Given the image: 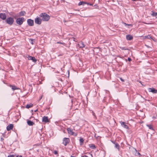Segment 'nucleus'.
Wrapping results in <instances>:
<instances>
[{"label":"nucleus","mask_w":157,"mask_h":157,"mask_svg":"<svg viewBox=\"0 0 157 157\" xmlns=\"http://www.w3.org/2000/svg\"><path fill=\"white\" fill-rule=\"evenodd\" d=\"M128 60L129 61H131L132 60V59H131V58L130 57H128Z\"/></svg>","instance_id":"nucleus-33"},{"label":"nucleus","mask_w":157,"mask_h":157,"mask_svg":"<svg viewBox=\"0 0 157 157\" xmlns=\"http://www.w3.org/2000/svg\"><path fill=\"white\" fill-rule=\"evenodd\" d=\"M70 141V140L69 138L65 137L63 139V143L64 144V146H66Z\"/></svg>","instance_id":"nucleus-4"},{"label":"nucleus","mask_w":157,"mask_h":157,"mask_svg":"<svg viewBox=\"0 0 157 157\" xmlns=\"http://www.w3.org/2000/svg\"><path fill=\"white\" fill-rule=\"evenodd\" d=\"M91 156H92V154H91Z\"/></svg>","instance_id":"nucleus-49"},{"label":"nucleus","mask_w":157,"mask_h":157,"mask_svg":"<svg viewBox=\"0 0 157 157\" xmlns=\"http://www.w3.org/2000/svg\"><path fill=\"white\" fill-rule=\"evenodd\" d=\"M151 15L153 17H155L157 18V13L155 12L154 11L152 12V13L151 14Z\"/></svg>","instance_id":"nucleus-23"},{"label":"nucleus","mask_w":157,"mask_h":157,"mask_svg":"<svg viewBox=\"0 0 157 157\" xmlns=\"http://www.w3.org/2000/svg\"><path fill=\"white\" fill-rule=\"evenodd\" d=\"M63 56V54H60V55H58V56Z\"/></svg>","instance_id":"nucleus-42"},{"label":"nucleus","mask_w":157,"mask_h":157,"mask_svg":"<svg viewBox=\"0 0 157 157\" xmlns=\"http://www.w3.org/2000/svg\"><path fill=\"white\" fill-rule=\"evenodd\" d=\"M120 79L122 82H124V80L123 79L121 78H120Z\"/></svg>","instance_id":"nucleus-36"},{"label":"nucleus","mask_w":157,"mask_h":157,"mask_svg":"<svg viewBox=\"0 0 157 157\" xmlns=\"http://www.w3.org/2000/svg\"><path fill=\"white\" fill-rule=\"evenodd\" d=\"M111 142H112L114 144H115V143H116V142H115V141H112H112H111Z\"/></svg>","instance_id":"nucleus-37"},{"label":"nucleus","mask_w":157,"mask_h":157,"mask_svg":"<svg viewBox=\"0 0 157 157\" xmlns=\"http://www.w3.org/2000/svg\"><path fill=\"white\" fill-rule=\"evenodd\" d=\"M27 57L29 60H32L35 63L37 61V59L35 57H33L28 55V56Z\"/></svg>","instance_id":"nucleus-7"},{"label":"nucleus","mask_w":157,"mask_h":157,"mask_svg":"<svg viewBox=\"0 0 157 157\" xmlns=\"http://www.w3.org/2000/svg\"><path fill=\"white\" fill-rule=\"evenodd\" d=\"M71 157H75V156H72V155H71Z\"/></svg>","instance_id":"nucleus-48"},{"label":"nucleus","mask_w":157,"mask_h":157,"mask_svg":"<svg viewBox=\"0 0 157 157\" xmlns=\"http://www.w3.org/2000/svg\"><path fill=\"white\" fill-rule=\"evenodd\" d=\"M148 89L149 92H151L153 94L156 93H157V90L153 88H149Z\"/></svg>","instance_id":"nucleus-8"},{"label":"nucleus","mask_w":157,"mask_h":157,"mask_svg":"<svg viewBox=\"0 0 157 157\" xmlns=\"http://www.w3.org/2000/svg\"><path fill=\"white\" fill-rule=\"evenodd\" d=\"M10 87H12V89L13 90L17 89V87L15 86L10 85Z\"/></svg>","instance_id":"nucleus-26"},{"label":"nucleus","mask_w":157,"mask_h":157,"mask_svg":"<svg viewBox=\"0 0 157 157\" xmlns=\"http://www.w3.org/2000/svg\"><path fill=\"white\" fill-rule=\"evenodd\" d=\"M68 133L71 135H74V132L72 131L71 129L70 128H68L67 129Z\"/></svg>","instance_id":"nucleus-15"},{"label":"nucleus","mask_w":157,"mask_h":157,"mask_svg":"<svg viewBox=\"0 0 157 157\" xmlns=\"http://www.w3.org/2000/svg\"><path fill=\"white\" fill-rule=\"evenodd\" d=\"M37 111V109H36V110H35V111H34V112H36V111Z\"/></svg>","instance_id":"nucleus-46"},{"label":"nucleus","mask_w":157,"mask_h":157,"mask_svg":"<svg viewBox=\"0 0 157 157\" xmlns=\"http://www.w3.org/2000/svg\"><path fill=\"white\" fill-rule=\"evenodd\" d=\"M27 123L29 126H33L34 124V123L31 120H27Z\"/></svg>","instance_id":"nucleus-14"},{"label":"nucleus","mask_w":157,"mask_h":157,"mask_svg":"<svg viewBox=\"0 0 157 157\" xmlns=\"http://www.w3.org/2000/svg\"><path fill=\"white\" fill-rule=\"evenodd\" d=\"M147 126L150 129L154 130L151 124H147Z\"/></svg>","instance_id":"nucleus-24"},{"label":"nucleus","mask_w":157,"mask_h":157,"mask_svg":"<svg viewBox=\"0 0 157 157\" xmlns=\"http://www.w3.org/2000/svg\"><path fill=\"white\" fill-rule=\"evenodd\" d=\"M115 147L116 148H117L118 150H119V149H120V145H119V144L117 143H115Z\"/></svg>","instance_id":"nucleus-22"},{"label":"nucleus","mask_w":157,"mask_h":157,"mask_svg":"<svg viewBox=\"0 0 157 157\" xmlns=\"http://www.w3.org/2000/svg\"><path fill=\"white\" fill-rule=\"evenodd\" d=\"M66 21L65 20H63V22H66Z\"/></svg>","instance_id":"nucleus-47"},{"label":"nucleus","mask_w":157,"mask_h":157,"mask_svg":"<svg viewBox=\"0 0 157 157\" xmlns=\"http://www.w3.org/2000/svg\"><path fill=\"white\" fill-rule=\"evenodd\" d=\"M6 15L5 13H0V18L2 19L3 20L6 19Z\"/></svg>","instance_id":"nucleus-10"},{"label":"nucleus","mask_w":157,"mask_h":157,"mask_svg":"<svg viewBox=\"0 0 157 157\" xmlns=\"http://www.w3.org/2000/svg\"><path fill=\"white\" fill-rule=\"evenodd\" d=\"M53 153L55 155H58V152L57 151H56V150L54 151H53Z\"/></svg>","instance_id":"nucleus-31"},{"label":"nucleus","mask_w":157,"mask_h":157,"mask_svg":"<svg viewBox=\"0 0 157 157\" xmlns=\"http://www.w3.org/2000/svg\"><path fill=\"white\" fill-rule=\"evenodd\" d=\"M42 121L45 123L49 122V120L48 117L44 116L42 118Z\"/></svg>","instance_id":"nucleus-11"},{"label":"nucleus","mask_w":157,"mask_h":157,"mask_svg":"<svg viewBox=\"0 0 157 157\" xmlns=\"http://www.w3.org/2000/svg\"><path fill=\"white\" fill-rule=\"evenodd\" d=\"M89 147L90 148L92 149H96V147L95 146L94 144H91L89 145Z\"/></svg>","instance_id":"nucleus-19"},{"label":"nucleus","mask_w":157,"mask_h":157,"mask_svg":"<svg viewBox=\"0 0 157 157\" xmlns=\"http://www.w3.org/2000/svg\"><path fill=\"white\" fill-rule=\"evenodd\" d=\"M1 141H2L3 140H4V139L2 137H1Z\"/></svg>","instance_id":"nucleus-40"},{"label":"nucleus","mask_w":157,"mask_h":157,"mask_svg":"<svg viewBox=\"0 0 157 157\" xmlns=\"http://www.w3.org/2000/svg\"><path fill=\"white\" fill-rule=\"evenodd\" d=\"M42 98V96H41L40 99V100Z\"/></svg>","instance_id":"nucleus-44"},{"label":"nucleus","mask_w":157,"mask_h":157,"mask_svg":"<svg viewBox=\"0 0 157 157\" xmlns=\"http://www.w3.org/2000/svg\"><path fill=\"white\" fill-rule=\"evenodd\" d=\"M25 18L23 17H22L17 18L16 21V22L17 24L21 25L23 24Z\"/></svg>","instance_id":"nucleus-3"},{"label":"nucleus","mask_w":157,"mask_h":157,"mask_svg":"<svg viewBox=\"0 0 157 157\" xmlns=\"http://www.w3.org/2000/svg\"><path fill=\"white\" fill-rule=\"evenodd\" d=\"M8 157H14L13 155H9Z\"/></svg>","instance_id":"nucleus-35"},{"label":"nucleus","mask_w":157,"mask_h":157,"mask_svg":"<svg viewBox=\"0 0 157 157\" xmlns=\"http://www.w3.org/2000/svg\"><path fill=\"white\" fill-rule=\"evenodd\" d=\"M137 0H132V1H136Z\"/></svg>","instance_id":"nucleus-45"},{"label":"nucleus","mask_w":157,"mask_h":157,"mask_svg":"<svg viewBox=\"0 0 157 157\" xmlns=\"http://www.w3.org/2000/svg\"><path fill=\"white\" fill-rule=\"evenodd\" d=\"M80 47H79L80 48H83L85 47V45L82 42H81V43H80L79 44Z\"/></svg>","instance_id":"nucleus-21"},{"label":"nucleus","mask_w":157,"mask_h":157,"mask_svg":"<svg viewBox=\"0 0 157 157\" xmlns=\"http://www.w3.org/2000/svg\"><path fill=\"white\" fill-rule=\"evenodd\" d=\"M42 21L41 18L38 17L35 19V22L36 24L40 25L41 24Z\"/></svg>","instance_id":"nucleus-5"},{"label":"nucleus","mask_w":157,"mask_h":157,"mask_svg":"<svg viewBox=\"0 0 157 157\" xmlns=\"http://www.w3.org/2000/svg\"><path fill=\"white\" fill-rule=\"evenodd\" d=\"M83 157H88L86 155H84L83 156Z\"/></svg>","instance_id":"nucleus-41"},{"label":"nucleus","mask_w":157,"mask_h":157,"mask_svg":"<svg viewBox=\"0 0 157 157\" xmlns=\"http://www.w3.org/2000/svg\"><path fill=\"white\" fill-rule=\"evenodd\" d=\"M86 3H87V2L84 1L80 2L78 4V6H80L81 5H82L83 6L85 4H86Z\"/></svg>","instance_id":"nucleus-17"},{"label":"nucleus","mask_w":157,"mask_h":157,"mask_svg":"<svg viewBox=\"0 0 157 157\" xmlns=\"http://www.w3.org/2000/svg\"><path fill=\"white\" fill-rule=\"evenodd\" d=\"M145 38H147L148 39H150V38H151V37L150 35H147V36H145Z\"/></svg>","instance_id":"nucleus-29"},{"label":"nucleus","mask_w":157,"mask_h":157,"mask_svg":"<svg viewBox=\"0 0 157 157\" xmlns=\"http://www.w3.org/2000/svg\"><path fill=\"white\" fill-rule=\"evenodd\" d=\"M86 4L88 5H90V6L92 5V4L89 3H87H87H86Z\"/></svg>","instance_id":"nucleus-34"},{"label":"nucleus","mask_w":157,"mask_h":157,"mask_svg":"<svg viewBox=\"0 0 157 157\" xmlns=\"http://www.w3.org/2000/svg\"><path fill=\"white\" fill-rule=\"evenodd\" d=\"M84 140L83 138H82V137L80 138V139H79V141H80V145H82L83 144V142H84Z\"/></svg>","instance_id":"nucleus-18"},{"label":"nucleus","mask_w":157,"mask_h":157,"mask_svg":"<svg viewBox=\"0 0 157 157\" xmlns=\"http://www.w3.org/2000/svg\"><path fill=\"white\" fill-rule=\"evenodd\" d=\"M92 113L93 115L94 116V118H96V116L95 113H94V112L93 111H92Z\"/></svg>","instance_id":"nucleus-30"},{"label":"nucleus","mask_w":157,"mask_h":157,"mask_svg":"<svg viewBox=\"0 0 157 157\" xmlns=\"http://www.w3.org/2000/svg\"><path fill=\"white\" fill-rule=\"evenodd\" d=\"M14 22L13 18L12 17H8L6 20V22L10 25H12Z\"/></svg>","instance_id":"nucleus-2"},{"label":"nucleus","mask_w":157,"mask_h":157,"mask_svg":"<svg viewBox=\"0 0 157 157\" xmlns=\"http://www.w3.org/2000/svg\"><path fill=\"white\" fill-rule=\"evenodd\" d=\"M42 21H48L50 19V16L45 13H42L40 15Z\"/></svg>","instance_id":"nucleus-1"},{"label":"nucleus","mask_w":157,"mask_h":157,"mask_svg":"<svg viewBox=\"0 0 157 157\" xmlns=\"http://www.w3.org/2000/svg\"><path fill=\"white\" fill-rule=\"evenodd\" d=\"M16 157H22V155L19 156V155H18Z\"/></svg>","instance_id":"nucleus-38"},{"label":"nucleus","mask_w":157,"mask_h":157,"mask_svg":"<svg viewBox=\"0 0 157 157\" xmlns=\"http://www.w3.org/2000/svg\"><path fill=\"white\" fill-rule=\"evenodd\" d=\"M19 15L20 16H24L26 14V12L24 11H21L19 12Z\"/></svg>","instance_id":"nucleus-16"},{"label":"nucleus","mask_w":157,"mask_h":157,"mask_svg":"<svg viewBox=\"0 0 157 157\" xmlns=\"http://www.w3.org/2000/svg\"><path fill=\"white\" fill-rule=\"evenodd\" d=\"M27 22L29 26H33L34 24V21L31 19H28L27 20Z\"/></svg>","instance_id":"nucleus-6"},{"label":"nucleus","mask_w":157,"mask_h":157,"mask_svg":"<svg viewBox=\"0 0 157 157\" xmlns=\"http://www.w3.org/2000/svg\"><path fill=\"white\" fill-rule=\"evenodd\" d=\"M135 151L136 152L135 153V155L137 156H140L141 155L139 153V152H137L136 149H135Z\"/></svg>","instance_id":"nucleus-25"},{"label":"nucleus","mask_w":157,"mask_h":157,"mask_svg":"<svg viewBox=\"0 0 157 157\" xmlns=\"http://www.w3.org/2000/svg\"><path fill=\"white\" fill-rule=\"evenodd\" d=\"M57 43L58 44H63L64 45H65V43H61L60 42H57Z\"/></svg>","instance_id":"nucleus-32"},{"label":"nucleus","mask_w":157,"mask_h":157,"mask_svg":"<svg viewBox=\"0 0 157 157\" xmlns=\"http://www.w3.org/2000/svg\"><path fill=\"white\" fill-rule=\"evenodd\" d=\"M124 24H125L126 25H130V24L129 25V24H126V23H124Z\"/></svg>","instance_id":"nucleus-39"},{"label":"nucleus","mask_w":157,"mask_h":157,"mask_svg":"<svg viewBox=\"0 0 157 157\" xmlns=\"http://www.w3.org/2000/svg\"><path fill=\"white\" fill-rule=\"evenodd\" d=\"M69 73H68V75H69Z\"/></svg>","instance_id":"nucleus-50"},{"label":"nucleus","mask_w":157,"mask_h":157,"mask_svg":"<svg viewBox=\"0 0 157 157\" xmlns=\"http://www.w3.org/2000/svg\"><path fill=\"white\" fill-rule=\"evenodd\" d=\"M120 123L121 126L124 128L127 129L129 128L128 126L126 125V123L121 121L120 122Z\"/></svg>","instance_id":"nucleus-9"},{"label":"nucleus","mask_w":157,"mask_h":157,"mask_svg":"<svg viewBox=\"0 0 157 157\" xmlns=\"http://www.w3.org/2000/svg\"><path fill=\"white\" fill-rule=\"evenodd\" d=\"M126 39L128 40H130L133 39V37L130 35H127L126 36Z\"/></svg>","instance_id":"nucleus-12"},{"label":"nucleus","mask_w":157,"mask_h":157,"mask_svg":"<svg viewBox=\"0 0 157 157\" xmlns=\"http://www.w3.org/2000/svg\"><path fill=\"white\" fill-rule=\"evenodd\" d=\"M73 40H74V41H75V38H74V37H73Z\"/></svg>","instance_id":"nucleus-43"},{"label":"nucleus","mask_w":157,"mask_h":157,"mask_svg":"<svg viewBox=\"0 0 157 157\" xmlns=\"http://www.w3.org/2000/svg\"><path fill=\"white\" fill-rule=\"evenodd\" d=\"M13 125L12 124H10L8 125L6 128L7 130L8 131H9L13 129Z\"/></svg>","instance_id":"nucleus-13"},{"label":"nucleus","mask_w":157,"mask_h":157,"mask_svg":"<svg viewBox=\"0 0 157 157\" xmlns=\"http://www.w3.org/2000/svg\"><path fill=\"white\" fill-rule=\"evenodd\" d=\"M33 106V104L30 103L29 104H27L25 107L26 108L29 109L30 108L32 107Z\"/></svg>","instance_id":"nucleus-20"},{"label":"nucleus","mask_w":157,"mask_h":157,"mask_svg":"<svg viewBox=\"0 0 157 157\" xmlns=\"http://www.w3.org/2000/svg\"><path fill=\"white\" fill-rule=\"evenodd\" d=\"M120 48L122 50H129L128 48L126 47H120Z\"/></svg>","instance_id":"nucleus-27"},{"label":"nucleus","mask_w":157,"mask_h":157,"mask_svg":"<svg viewBox=\"0 0 157 157\" xmlns=\"http://www.w3.org/2000/svg\"><path fill=\"white\" fill-rule=\"evenodd\" d=\"M35 39H30V42L32 44H33L35 42Z\"/></svg>","instance_id":"nucleus-28"}]
</instances>
